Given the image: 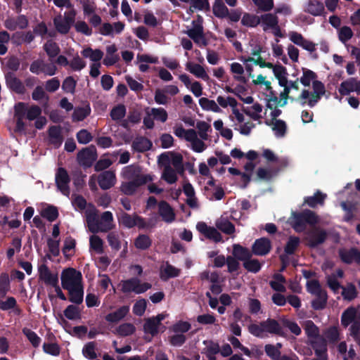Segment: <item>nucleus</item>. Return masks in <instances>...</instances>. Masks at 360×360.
I'll use <instances>...</instances> for the list:
<instances>
[{
    "label": "nucleus",
    "instance_id": "obj_4",
    "mask_svg": "<svg viewBox=\"0 0 360 360\" xmlns=\"http://www.w3.org/2000/svg\"><path fill=\"white\" fill-rule=\"evenodd\" d=\"M325 92V86L321 82H314L312 91L302 89L300 95L295 98V101L312 108L319 101Z\"/></svg>",
    "mask_w": 360,
    "mask_h": 360
},
{
    "label": "nucleus",
    "instance_id": "obj_46",
    "mask_svg": "<svg viewBox=\"0 0 360 360\" xmlns=\"http://www.w3.org/2000/svg\"><path fill=\"white\" fill-rule=\"evenodd\" d=\"M26 105L23 103H18L15 106V116L17 117L16 129L22 131L25 129V124L22 117L25 115Z\"/></svg>",
    "mask_w": 360,
    "mask_h": 360
},
{
    "label": "nucleus",
    "instance_id": "obj_37",
    "mask_svg": "<svg viewBox=\"0 0 360 360\" xmlns=\"http://www.w3.org/2000/svg\"><path fill=\"white\" fill-rule=\"evenodd\" d=\"M235 120L239 124L238 127H236L235 129L238 130L243 135H250L252 130L255 127V124L252 122H245V119L243 114Z\"/></svg>",
    "mask_w": 360,
    "mask_h": 360
},
{
    "label": "nucleus",
    "instance_id": "obj_51",
    "mask_svg": "<svg viewBox=\"0 0 360 360\" xmlns=\"http://www.w3.org/2000/svg\"><path fill=\"white\" fill-rule=\"evenodd\" d=\"M213 13L218 18H226L229 15V9L225 6L223 0H214L212 6Z\"/></svg>",
    "mask_w": 360,
    "mask_h": 360
},
{
    "label": "nucleus",
    "instance_id": "obj_12",
    "mask_svg": "<svg viewBox=\"0 0 360 360\" xmlns=\"http://www.w3.org/2000/svg\"><path fill=\"white\" fill-rule=\"evenodd\" d=\"M193 26L186 31V34L199 46H206L207 42L203 34L202 18L198 16L196 20H193Z\"/></svg>",
    "mask_w": 360,
    "mask_h": 360
},
{
    "label": "nucleus",
    "instance_id": "obj_16",
    "mask_svg": "<svg viewBox=\"0 0 360 360\" xmlns=\"http://www.w3.org/2000/svg\"><path fill=\"white\" fill-rule=\"evenodd\" d=\"M159 163H169L180 174L184 171L183 166V156L180 153L169 152L161 154L159 157Z\"/></svg>",
    "mask_w": 360,
    "mask_h": 360
},
{
    "label": "nucleus",
    "instance_id": "obj_6",
    "mask_svg": "<svg viewBox=\"0 0 360 360\" xmlns=\"http://www.w3.org/2000/svg\"><path fill=\"white\" fill-rule=\"evenodd\" d=\"M305 219L306 222L310 226H314L319 222V217L314 212L306 210L300 213L293 212L290 218V223L297 232L303 231L302 219Z\"/></svg>",
    "mask_w": 360,
    "mask_h": 360
},
{
    "label": "nucleus",
    "instance_id": "obj_47",
    "mask_svg": "<svg viewBox=\"0 0 360 360\" xmlns=\"http://www.w3.org/2000/svg\"><path fill=\"white\" fill-rule=\"evenodd\" d=\"M7 86L18 93H22L24 86L21 82L12 73H8L6 76Z\"/></svg>",
    "mask_w": 360,
    "mask_h": 360
},
{
    "label": "nucleus",
    "instance_id": "obj_5",
    "mask_svg": "<svg viewBox=\"0 0 360 360\" xmlns=\"http://www.w3.org/2000/svg\"><path fill=\"white\" fill-rule=\"evenodd\" d=\"M249 332L259 338H264L268 333L283 335L282 328L277 321L268 319L259 323L251 324L248 327Z\"/></svg>",
    "mask_w": 360,
    "mask_h": 360
},
{
    "label": "nucleus",
    "instance_id": "obj_63",
    "mask_svg": "<svg viewBox=\"0 0 360 360\" xmlns=\"http://www.w3.org/2000/svg\"><path fill=\"white\" fill-rule=\"evenodd\" d=\"M285 278L281 274H276L274 277V280L270 282L271 287L278 292H284L285 291V288L284 286Z\"/></svg>",
    "mask_w": 360,
    "mask_h": 360
},
{
    "label": "nucleus",
    "instance_id": "obj_7",
    "mask_svg": "<svg viewBox=\"0 0 360 360\" xmlns=\"http://www.w3.org/2000/svg\"><path fill=\"white\" fill-rule=\"evenodd\" d=\"M122 176L126 179H134L138 186L151 182L154 176L150 174H141L140 168L133 165L127 166L123 169Z\"/></svg>",
    "mask_w": 360,
    "mask_h": 360
},
{
    "label": "nucleus",
    "instance_id": "obj_34",
    "mask_svg": "<svg viewBox=\"0 0 360 360\" xmlns=\"http://www.w3.org/2000/svg\"><path fill=\"white\" fill-rule=\"evenodd\" d=\"M324 6L319 0H309L304 5V11L314 16L321 15L324 13Z\"/></svg>",
    "mask_w": 360,
    "mask_h": 360
},
{
    "label": "nucleus",
    "instance_id": "obj_23",
    "mask_svg": "<svg viewBox=\"0 0 360 360\" xmlns=\"http://www.w3.org/2000/svg\"><path fill=\"white\" fill-rule=\"evenodd\" d=\"M290 40L295 44L301 46L304 49L313 52L316 50V45L312 41H310L304 37L296 32H291L289 33Z\"/></svg>",
    "mask_w": 360,
    "mask_h": 360
},
{
    "label": "nucleus",
    "instance_id": "obj_64",
    "mask_svg": "<svg viewBox=\"0 0 360 360\" xmlns=\"http://www.w3.org/2000/svg\"><path fill=\"white\" fill-rule=\"evenodd\" d=\"M44 49L47 55L51 58L56 57L60 53L59 46L56 42L51 40L48 41L44 45Z\"/></svg>",
    "mask_w": 360,
    "mask_h": 360
},
{
    "label": "nucleus",
    "instance_id": "obj_48",
    "mask_svg": "<svg viewBox=\"0 0 360 360\" xmlns=\"http://www.w3.org/2000/svg\"><path fill=\"white\" fill-rule=\"evenodd\" d=\"M40 214L49 221H53L58 217V211L57 207L53 205H45L41 207Z\"/></svg>",
    "mask_w": 360,
    "mask_h": 360
},
{
    "label": "nucleus",
    "instance_id": "obj_14",
    "mask_svg": "<svg viewBox=\"0 0 360 360\" xmlns=\"http://www.w3.org/2000/svg\"><path fill=\"white\" fill-rule=\"evenodd\" d=\"M217 101L222 108H231V114L229 116L230 120L233 121L236 118L243 115L238 108V103L235 98L230 96H218Z\"/></svg>",
    "mask_w": 360,
    "mask_h": 360
},
{
    "label": "nucleus",
    "instance_id": "obj_45",
    "mask_svg": "<svg viewBox=\"0 0 360 360\" xmlns=\"http://www.w3.org/2000/svg\"><path fill=\"white\" fill-rule=\"evenodd\" d=\"M0 309L4 311L12 309L15 315H20L22 312L18 307L16 300L13 297H9L6 300H0Z\"/></svg>",
    "mask_w": 360,
    "mask_h": 360
},
{
    "label": "nucleus",
    "instance_id": "obj_27",
    "mask_svg": "<svg viewBox=\"0 0 360 360\" xmlns=\"http://www.w3.org/2000/svg\"><path fill=\"white\" fill-rule=\"evenodd\" d=\"M183 191L186 196V204L191 208H198L199 205L193 186L189 182H185L183 185Z\"/></svg>",
    "mask_w": 360,
    "mask_h": 360
},
{
    "label": "nucleus",
    "instance_id": "obj_61",
    "mask_svg": "<svg viewBox=\"0 0 360 360\" xmlns=\"http://www.w3.org/2000/svg\"><path fill=\"white\" fill-rule=\"evenodd\" d=\"M342 295L346 300H352L357 295V292L355 286L352 284H347V285L342 287Z\"/></svg>",
    "mask_w": 360,
    "mask_h": 360
},
{
    "label": "nucleus",
    "instance_id": "obj_29",
    "mask_svg": "<svg viewBox=\"0 0 360 360\" xmlns=\"http://www.w3.org/2000/svg\"><path fill=\"white\" fill-rule=\"evenodd\" d=\"M163 166L161 179L167 184H173L178 180L177 174L179 173L175 168H173L169 163H160Z\"/></svg>",
    "mask_w": 360,
    "mask_h": 360
},
{
    "label": "nucleus",
    "instance_id": "obj_22",
    "mask_svg": "<svg viewBox=\"0 0 360 360\" xmlns=\"http://www.w3.org/2000/svg\"><path fill=\"white\" fill-rule=\"evenodd\" d=\"M186 70L196 78L204 81H208L210 77L204 66L199 63L188 61L185 65Z\"/></svg>",
    "mask_w": 360,
    "mask_h": 360
},
{
    "label": "nucleus",
    "instance_id": "obj_10",
    "mask_svg": "<svg viewBox=\"0 0 360 360\" xmlns=\"http://www.w3.org/2000/svg\"><path fill=\"white\" fill-rule=\"evenodd\" d=\"M121 290L123 292H135L136 294L143 293L151 288L148 283H141L137 278H131L123 281L120 283Z\"/></svg>",
    "mask_w": 360,
    "mask_h": 360
},
{
    "label": "nucleus",
    "instance_id": "obj_1",
    "mask_svg": "<svg viewBox=\"0 0 360 360\" xmlns=\"http://www.w3.org/2000/svg\"><path fill=\"white\" fill-rule=\"evenodd\" d=\"M60 280L63 288L68 291L70 301L82 303L84 295L82 274L73 268H68L62 271Z\"/></svg>",
    "mask_w": 360,
    "mask_h": 360
},
{
    "label": "nucleus",
    "instance_id": "obj_39",
    "mask_svg": "<svg viewBox=\"0 0 360 360\" xmlns=\"http://www.w3.org/2000/svg\"><path fill=\"white\" fill-rule=\"evenodd\" d=\"M117 51V49L115 44H110L106 47V55L103 61L105 65L111 66L119 60L120 58L116 53Z\"/></svg>",
    "mask_w": 360,
    "mask_h": 360
},
{
    "label": "nucleus",
    "instance_id": "obj_15",
    "mask_svg": "<svg viewBox=\"0 0 360 360\" xmlns=\"http://www.w3.org/2000/svg\"><path fill=\"white\" fill-rule=\"evenodd\" d=\"M252 82L255 86H258L259 89L265 94L267 97L270 98V101H272L274 103L278 102V97L274 93L271 82L266 77L258 75L252 80Z\"/></svg>",
    "mask_w": 360,
    "mask_h": 360
},
{
    "label": "nucleus",
    "instance_id": "obj_33",
    "mask_svg": "<svg viewBox=\"0 0 360 360\" xmlns=\"http://www.w3.org/2000/svg\"><path fill=\"white\" fill-rule=\"evenodd\" d=\"M5 27L10 30L25 29L28 25V20L24 15H19L16 18H10L6 20Z\"/></svg>",
    "mask_w": 360,
    "mask_h": 360
},
{
    "label": "nucleus",
    "instance_id": "obj_20",
    "mask_svg": "<svg viewBox=\"0 0 360 360\" xmlns=\"http://www.w3.org/2000/svg\"><path fill=\"white\" fill-rule=\"evenodd\" d=\"M117 182L115 172L107 170L98 175V183L103 190H108L113 187Z\"/></svg>",
    "mask_w": 360,
    "mask_h": 360
},
{
    "label": "nucleus",
    "instance_id": "obj_40",
    "mask_svg": "<svg viewBox=\"0 0 360 360\" xmlns=\"http://www.w3.org/2000/svg\"><path fill=\"white\" fill-rule=\"evenodd\" d=\"M272 72L275 78L278 80V85L281 87L286 86L288 80L287 69L281 65H276Z\"/></svg>",
    "mask_w": 360,
    "mask_h": 360
},
{
    "label": "nucleus",
    "instance_id": "obj_43",
    "mask_svg": "<svg viewBox=\"0 0 360 360\" xmlns=\"http://www.w3.org/2000/svg\"><path fill=\"white\" fill-rule=\"evenodd\" d=\"M326 238V233L324 231L316 229L311 232L307 237L309 245L315 247L321 244Z\"/></svg>",
    "mask_w": 360,
    "mask_h": 360
},
{
    "label": "nucleus",
    "instance_id": "obj_42",
    "mask_svg": "<svg viewBox=\"0 0 360 360\" xmlns=\"http://www.w3.org/2000/svg\"><path fill=\"white\" fill-rule=\"evenodd\" d=\"M49 142L55 147H59L63 142L61 128L57 126H52L49 129Z\"/></svg>",
    "mask_w": 360,
    "mask_h": 360
},
{
    "label": "nucleus",
    "instance_id": "obj_8",
    "mask_svg": "<svg viewBox=\"0 0 360 360\" xmlns=\"http://www.w3.org/2000/svg\"><path fill=\"white\" fill-rule=\"evenodd\" d=\"M76 11L72 9L69 12H65L64 15H58L53 18V25L56 30L60 34H67L70 31L72 25L75 22Z\"/></svg>",
    "mask_w": 360,
    "mask_h": 360
},
{
    "label": "nucleus",
    "instance_id": "obj_25",
    "mask_svg": "<svg viewBox=\"0 0 360 360\" xmlns=\"http://www.w3.org/2000/svg\"><path fill=\"white\" fill-rule=\"evenodd\" d=\"M339 255L342 261L345 263H360V251L356 248L340 249L339 250Z\"/></svg>",
    "mask_w": 360,
    "mask_h": 360
},
{
    "label": "nucleus",
    "instance_id": "obj_18",
    "mask_svg": "<svg viewBox=\"0 0 360 360\" xmlns=\"http://www.w3.org/2000/svg\"><path fill=\"white\" fill-rule=\"evenodd\" d=\"M69 182L70 177L67 171L64 168L59 167L56 174V183L58 189L67 196L70 194Z\"/></svg>",
    "mask_w": 360,
    "mask_h": 360
},
{
    "label": "nucleus",
    "instance_id": "obj_30",
    "mask_svg": "<svg viewBox=\"0 0 360 360\" xmlns=\"http://www.w3.org/2000/svg\"><path fill=\"white\" fill-rule=\"evenodd\" d=\"M300 79H297L295 81H288L287 82L286 86H283V90L280 94L281 100L283 101V105L287 103V100L290 99L295 101L296 97H293L291 95V91L292 89L297 91L299 89V84L298 81Z\"/></svg>",
    "mask_w": 360,
    "mask_h": 360
},
{
    "label": "nucleus",
    "instance_id": "obj_62",
    "mask_svg": "<svg viewBox=\"0 0 360 360\" xmlns=\"http://www.w3.org/2000/svg\"><path fill=\"white\" fill-rule=\"evenodd\" d=\"M326 195L320 193L316 192L313 196L308 197L305 199V202L310 207H314L318 204L322 205L326 198Z\"/></svg>",
    "mask_w": 360,
    "mask_h": 360
},
{
    "label": "nucleus",
    "instance_id": "obj_53",
    "mask_svg": "<svg viewBox=\"0 0 360 360\" xmlns=\"http://www.w3.org/2000/svg\"><path fill=\"white\" fill-rule=\"evenodd\" d=\"M231 72L233 75V78L240 82H245V78L244 77V68L237 62L232 63L230 65Z\"/></svg>",
    "mask_w": 360,
    "mask_h": 360
},
{
    "label": "nucleus",
    "instance_id": "obj_60",
    "mask_svg": "<svg viewBox=\"0 0 360 360\" xmlns=\"http://www.w3.org/2000/svg\"><path fill=\"white\" fill-rule=\"evenodd\" d=\"M90 248L96 253L101 254L103 252V241L96 236L92 235L89 238Z\"/></svg>",
    "mask_w": 360,
    "mask_h": 360
},
{
    "label": "nucleus",
    "instance_id": "obj_13",
    "mask_svg": "<svg viewBox=\"0 0 360 360\" xmlns=\"http://www.w3.org/2000/svg\"><path fill=\"white\" fill-rule=\"evenodd\" d=\"M166 316V314H160L156 316L146 320L143 326L144 332L153 336L156 335L160 332H164L166 328L161 323V321L165 319Z\"/></svg>",
    "mask_w": 360,
    "mask_h": 360
},
{
    "label": "nucleus",
    "instance_id": "obj_9",
    "mask_svg": "<svg viewBox=\"0 0 360 360\" xmlns=\"http://www.w3.org/2000/svg\"><path fill=\"white\" fill-rule=\"evenodd\" d=\"M38 279L46 286H56L58 283V272L51 270L49 266L43 263L37 267Z\"/></svg>",
    "mask_w": 360,
    "mask_h": 360
},
{
    "label": "nucleus",
    "instance_id": "obj_56",
    "mask_svg": "<svg viewBox=\"0 0 360 360\" xmlns=\"http://www.w3.org/2000/svg\"><path fill=\"white\" fill-rule=\"evenodd\" d=\"M179 273V269L167 264L162 267L160 275L162 279L167 280L169 278L178 276Z\"/></svg>",
    "mask_w": 360,
    "mask_h": 360
},
{
    "label": "nucleus",
    "instance_id": "obj_38",
    "mask_svg": "<svg viewBox=\"0 0 360 360\" xmlns=\"http://www.w3.org/2000/svg\"><path fill=\"white\" fill-rule=\"evenodd\" d=\"M308 342L314 349L316 355L327 354L326 341L320 335L311 339Z\"/></svg>",
    "mask_w": 360,
    "mask_h": 360
},
{
    "label": "nucleus",
    "instance_id": "obj_49",
    "mask_svg": "<svg viewBox=\"0 0 360 360\" xmlns=\"http://www.w3.org/2000/svg\"><path fill=\"white\" fill-rule=\"evenodd\" d=\"M82 55L86 58H89L94 63H98L103 56V53L100 49H92L90 47L84 49Z\"/></svg>",
    "mask_w": 360,
    "mask_h": 360
},
{
    "label": "nucleus",
    "instance_id": "obj_58",
    "mask_svg": "<svg viewBox=\"0 0 360 360\" xmlns=\"http://www.w3.org/2000/svg\"><path fill=\"white\" fill-rule=\"evenodd\" d=\"M271 125H272V130L277 137L284 136L287 129L285 122L281 120H276L274 122H271Z\"/></svg>",
    "mask_w": 360,
    "mask_h": 360
},
{
    "label": "nucleus",
    "instance_id": "obj_54",
    "mask_svg": "<svg viewBox=\"0 0 360 360\" xmlns=\"http://www.w3.org/2000/svg\"><path fill=\"white\" fill-rule=\"evenodd\" d=\"M316 79V75L311 70L302 68V75L300 78V83L304 86H309L314 82H319Z\"/></svg>",
    "mask_w": 360,
    "mask_h": 360
},
{
    "label": "nucleus",
    "instance_id": "obj_2",
    "mask_svg": "<svg viewBox=\"0 0 360 360\" xmlns=\"http://www.w3.org/2000/svg\"><path fill=\"white\" fill-rule=\"evenodd\" d=\"M86 224L89 230L94 233L98 232H107L115 226L112 214L104 212L100 219L94 205H90L86 210Z\"/></svg>",
    "mask_w": 360,
    "mask_h": 360
},
{
    "label": "nucleus",
    "instance_id": "obj_3",
    "mask_svg": "<svg viewBox=\"0 0 360 360\" xmlns=\"http://www.w3.org/2000/svg\"><path fill=\"white\" fill-rule=\"evenodd\" d=\"M174 134L179 139H184L190 143L191 148L196 153H202L207 146L202 139H199L198 133L193 129H185L181 124H176L174 128Z\"/></svg>",
    "mask_w": 360,
    "mask_h": 360
},
{
    "label": "nucleus",
    "instance_id": "obj_36",
    "mask_svg": "<svg viewBox=\"0 0 360 360\" xmlns=\"http://www.w3.org/2000/svg\"><path fill=\"white\" fill-rule=\"evenodd\" d=\"M199 105L203 110L211 111L215 113L222 112V108L219 105L217 101L202 97L199 99Z\"/></svg>",
    "mask_w": 360,
    "mask_h": 360
},
{
    "label": "nucleus",
    "instance_id": "obj_24",
    "mask_svg": "<svg viewBox=\"0 0 360 360\" xmlns=\"http://www.w3.org/2000/svg\"><path fill=\"white\" fill-rule=\"evenodd\" d=\"M339 93L342 96L349 95L352 92L360 93V80L349 78L342 82L338 89Z\"/></svg>",
    "mask_w": 360,
    "mask_h": 360
},
{
    "label": "nucleus",
    "instance_id": "obj_26",
    "mask_svg": "<svg viewBox=\"0 0 360 360\" xmlns=\"http://www.w3.org/2000/svg\"><path fill=\"white\" fill-rule=\"evenodd\" d=\"M196 229L205 237L214 242L221 240V236L217 230L213 227L208 226L205 222H198L196 225Z\"/></svg>",
    "mask_w": 360,
    "mask_h": 360
},
{
    "label": "nucleus",
    "instance_id": "obj_32",
    "mask_svg": "<svg viewBox=\"0 0 360 360\" xmlns=\"http://www.w3.org/2000/svg\"><path fill=\"white\" fill-rule=\"evenodd\" d=\"M262 111L263 106L257 102L243 109V112L246 115L253 120L257 121L259 123H261V120L263 118Z\"/></svg>",
    "mask_w": 360,
    "mask_h": 360
},
{
    "label": "nucleus",
    "instance_id": "obj_52",
    "mask_svg": "<svg viewBox=\"0 0 360 360\" xmlns=\"http://www.w3.org/2000/svg\"><path fill=\"white\" fill-rule=\"evenodd\" d=\"M152 146V143L146 138L138 137L132 143V147L139 152H143L149 150Z\"/></svg>",
    "mask_w": 360,
    "mask_h": 360
},
{
    "label": "nucleus",
    "instance_id": "obj_55",
    "mask_svg": "<svg viewBox=\"0 0 360 360\" xmlns=\"http://www.w3.org/2000/svg\"><path fill=\"white\" fill-rule=\"evenodd\" d=\"M216 226L226 234H231L235 231V227L226 218L221 217L216 222Z\"/></svg>",
    "mask_w": 360,
    "mask_h": 360
},
{
    "label": "nucleus",
    "instance_id": "obj_28",
    "mask_svg": "<svg viewBox=\"0 0 360 360\" xmlns=\"http://www.w3.org/2000/svg\"><path fill=\"white\" fill-rule=\"evenodd\" d=\"M158 212L162 220L172 223L175 219V213L172 207L165 201H161L158 205Z\"/></svg>",
    "mask_w": 360,
    "mask_h": 360
},
{
    "label": "nucleus",
    "instance_id": "obj_17",
    "mask_svg": "<svg viewBox=\"0 0 360 360\" xmlns=\"http://www.w3.org/2000/svg\"><path fill=\"white\" fill-rule=\"evenodd\" d=\"M260 22L263 26L264 30H271L273 34L278 37H282L281 29L278 25V20L276 15L272 13L262 15L260 18Z\"/></svg>",
    "mask_w": 360,
    "mask_h": 360
},
{
    "label": "nucleus",
    "instance_id": "obj_31",
    "mask_svg": "<svg viewBox=\"0 0 360 360\" xmlns=\"http://www.w3.org/2000/svg\"><path fill=\"white\" fill-rule=\"evenodd\" d=\"M279 101L276 103H274L272 101H270V98H268V103L266 104V110L264 112L265 115V124L271 125V122H274L281 113V110L277 107H273V105L278 104Z\"/></svg>",
    "mask_w": 360,
    "mask_h": 360
},
{
    "label": "nucleus",
    "instance_id": "obj_21",
    "mask_svg": "<svg viewBox=\"0 0 360 360\" xmlns=\"http://www.w3.org/2000/svg\"><path fill=\"white\" fill-rule=\"evenodd\" d=\"M96 159V153L94 148H86L77 154L79 165L90 167Z\"/></svg>",
    "mask_w": 360,
    "mask_h": 360
},
{
    "label": "nucleus",
    "instance_id": "obj_44",
    "mask_svg": "<svg viewBox=\"0 0 360 360\" xmlns=\"http://www.w3.org/2000/svg\"><path fill=\"white\" fill-rule=\"evenodd\" d=\"M307 336L308 341L319 336V329L311 320L304 321L302 324Z\"/></svg>",
    "mask_w": 360,
    "mask_h": 360
},
{
    "label": "nucleus",
    "instance_id": "obj_11",
    "mask_svg": "<svg viewBox=\"0 0 360 360\" xmlns=\"http://www.w3.org/2000/svg\"><path fill=\"white\" fill-rule=\"evenodd\" d=\"M341 322L345 327L351 324L353 333L360 329V315L357 314V310L354 307H349L342 313Z\"/></svg>",
    "mask_w": 360,
    "mask_h": 360
},
{
    "label": "nucleus",
    "instance_id": "obj_57",
    "mask_svg": "<svg viewBox=\"0 0 360 360\" xmlns=\"http://www.w3.org/2000/svg\"><path fill=\"white\" fill-rule=\"evenodd\" d=\"M135 330L136 328L134 324L124 323L117 327L115 333L120 336H128L132 335Z\"/></svg>",
    "mask_w": 360,
    "mask_h": 360
},
{
    "label": "nucleus",
    "instance_id": "obj_35",
    "mask_svg": "<svg viewBox=\"0 0 360 360\" xmlns=\"http://www.w3.org/2000/svg\"><path fill=\"white\" fill-rule=\"evenodd\" d=\"M270 250L271 243L265 238L257 240L252 245V252L257 255H266Z\"/></svg>",
    "mask_w": 360,
    "mask_h": 360
},
{
    "label": "nucleus",
    "instance_id": "obj_50",
    "mask_svg": "<svg viewBox=\"0 0 360 360\" xmlns=\"http://www.w3.org/2000/svg\"><path fill=\"white\" fill-rule=\"evenodd\" d=\"M233 255L238 260L243 261V263L251 257L250 252L240 245L236 244L233 246Z\"/></svg>",
    "mask_w": 360,
    "mask_h": 360
},
{
    "label": "nucleus",
    "instance_id": "obj_41",
    "mask_svg": "<svg viewBox=\"0 0 360 360\" xmlns=\"http://www.w3.org/2000/svg\"><path fill=\"white\" fill-rule=\"evenodd\" d=\"M129 311V306H122L115 311L106 315L105 320L109 323H117L124 319Z\"/></svg>",
    "mask_w": 360,
    "mask_h": 360
},
{
    "label": "nucleus",
    "instance_id": "obj_19",
    "mask_svg": "<svg viewBox=\"0 0 360 360\" xmlns=\"http://www.w3.org/2000/svg\"><path fill=\"white\" fill-rule=\"evenodd\" d=\"M120 224L127 228L138 226L139 228L146 227V222L136 214L130 215L127 213H122L119 219Z\"/></svg>",
    "mask_w": 360,
    "mask_h": 360
},
{
    "label": "nucleus",
    "instance_id": "obj_59",
    "mask_svg": "<svg viewBox=\"0 0 360 360\" xmlns=\"http://www.w3.org/2000/svg\"><path fill=\"white\" fill-rule=\"evenodd\" d=\"M91 109L88 105L77 108L72 114V120L75 122L82 121L89 115Z\"/></svg>",
    "mask_w": 360,
    "mask_h": 360
}]
</instances>
